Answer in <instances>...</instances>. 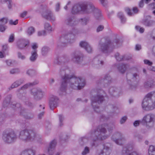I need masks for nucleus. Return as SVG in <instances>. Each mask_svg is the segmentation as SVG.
<instances>
[{
  "instance_id": "51",
  "label": "nucleus",
  "mask_w": 155,
  "mask_h": 155,
  "mask_svg": "<svg viewBox=\"0 0 155 155\" xmlns=\"http://www.w3.org/2000/svg\"><path fill=\"white\" fill-rule=\"evenodd\" d=\"M39 83V81L38 80H35L34 81L31 83H29L30 85L31 86H33L38 84Z\"/></svg>"
},
{
  "instance_id": "62",
  "label": "nucleus",
  "mask_w": 155,
  "mask_h": 155,
  "mask_svg": "<svg viewBox=\"0 0 155 155\" xmlns=\"http://www.w3.org/2000/svg\"><path fill=\"white\" fill-rule=\"evenodd\" d=\"M60 4L59 3H58L56 5L55 11L56 12L59 11L60 9Z\"/></svg>"
},
{
  "instance_id": "34",
  "label": "nucleus",
  "mask_w": 155,
  "mask_h": 155,
  "mask_svg": "<svg viewBox=\"0 0 155 155\" xmlns=\"http://www.w3.org/2000/svg\"><path fill=\"white\" fill-rule=\"evenodd\" d=\"M50 51L49 48L47 47H44L41 49V54L43 56L47 55Z\"/></svg>"
},
{
  "instance_id": "27",
  "label": "nucleus",
  "mask_w": 155,
  "mask_h": 155,
  "mask_svg": "<svg viewBox=\"0 0 155 155\" xmlns=\"http://www.w3.org/2000/svg\"><path fill=\"white\" fill-rule=\"evenodd\" d=\"M128 67L129 65L127 64H122L118 66V69L121 73H124L125 72L127 68Z\"/></svg>"
},
{
  "instance_id": "43",
  "label": "nucleus",
  "mask_w": 155,
  "mask_h": 155,
  "mask_svg": "<svg viewBox=\"0 0 155 155\" xmlns=\"http://www.w3.org/2000/svg\"><path fill=\"white\" fill-rule=\"evenodd\" d=\"M8 21V19L6 18H3L0 20V25H5Z\"/></svg>"
},
{
  "instance_id": "60",
  "label": "nucleus",
  "mask_w": 155,
  "mask_h": 155,
  "mask_svg": "<svg viewBox=\"0 0 155 155\" xmlns=\"http://www.w3.org/2000/svg\"><path fill=\"white\" fill-rule=\"evenodd\" d=\"M144 64L149 65H151L152 64V62L148 60H144Z\"/></svg>"
},
{
  "instance_id": "28",
  "label": "nucleus",
  "mask_w": 155,
  "mask_h": 155,
  "mask_svg": "<svg viewBox=\"0 0 155 155\" xmlns=\"http://www.w3.org/2000/svg\"><path fill=\"white\" fill-rule=\"evenodd\" d=\"M35 151L31 149L26 150L23 151L21 155H35Z\"/></svg>"
},
{
  "instance_id": "64",
  "label": "nucleus",
  "mask_w": 155,
  "mask_h": 155,
  "mask_svg": "<svg viewBox=\"0 0 155 155\" xmlns=\"http://www.w3.org/2000/svg\"><path fill=\"white\" fill-rule=\"evenodd\" d=\"M134 137H137L139 141L142 140L143 138V137L141 135L139 134H135L134 135Z\"/></svg>"
},
{
  "instance_id": "1",
  "label": "nucleus",
  "mask_w": 155,
  "mask_h": 155,
  "mask_svg": "<svg viewBox=\"0 0 155 155\" xmlns=\"http://www.w3.org/2000/svg\"><path fill=\"white\" fill-rule=\"evenodd\" d=\"M68 70V69L64 70L63 68L61 71V74H63L64 73V75L62 77L60 91L62 92H65L68 83H69L71 88L75 90H80L83 87L85 84L84 80L82 78L67 74V71Z\"/></svg>"
},
{
  "instance_id": "58",
  "label": "nucleus",
  "mask_w": 155,
  "mask_h": 155,
  "mask_svg": "<svg viewBox=\"0 0 155 155\" xmlns=\"http://www.w3.org/2000/svg\"><path fill=\"white\" fill-rule=\"evenodd\" d=\"M104 28V27L103 25H99V26L97 29V32H99L100 31H102Z\"/></svg>"
},
{
  "instance_id": "35",
  "label": "nucleus",
  "mask_w": 155,
  "mask_h": 155,
  "mask_svg": "<svg viewBox=\"0 0 155 155\" xmlns=\"http://www.w3.org/2000/svg\"><path fill=\"white\" fill-rule=\"evenodd\" d=\"M7 115L5 113H1L0 114V123L2 124L5 121L7 117Z\"/></svg>"
},
{
  "instance_id": "42",
  "label": "nucleus",
  "mask_w": 155,
  "mask_h": 155,
  "mask_svg": "<svg viewBox=\"0 0 155 155\" xmlns=\"http://www.w3.org/2000/svg\"><path fill=\"white\" fill-rule=\"evenodd\" d=\"M118 16L120 19L122 23H124L125 22L126 19L122 12H119L118 14Z\"/></svg>"
},
{
  "instance_id": "39",
  "label": "nucleus",
  "mask_w": 155,
  "mask_h": 155,
  "mask_svg": "<svg viewBox=\"0 0 155 155\" xmlns=\"http://www.w3.org/2000/svg\"><path fill=\"white\" fill-rule=\"evenodd\" d=\"M20 72V70L18 68H13L10 71L11 74H15L18 73Z\"/></svg>"
},
{
  "instance_id": "47",
  "label": "nucleus",
  "mask_w": 155,
  "mask_h": 155,
  "mask_svg": "<svg viewBox=\"0 0 155 155\" xmlns=\"http://www.w3.org/2000/svg\"><path fill=\"white\" fill-rule=\"evenodd\" d=\"M89 152V148L88 147H85L84 151L82 152V155H86L87 153H88Z\"/></svg>"
},
{
  "instance_id": "6",
  "label": "nucleus",
  "mask_w": 155,
  "mask_h": 155,
  "mask_svg": "<svg viewBox=\"0 0 155 155\" xmlns=\"http://www.w3.org/2000/svg\"><path fill=\"white\" fill-rule=\"evenodd\" d=\"M119 44L118 39H116L113 43H111L109 39H107L105 42L100 43L99 45L100 49L103 52L108 54L112 51L114 47H119Z\"/></svg>"
},
{
  "instance_id": "25",
  "label": "nucleus",
  "mask_w": 155,
  "mask_h": 155,
  "mask_svg": "<svg viewBox=\"0 0 155 155\" xmlns=\"http://www.w3.org/2000/svg\"><path fill=\"white\" fill-rule=\"evenodd\" d=\"M118 91L116 87H111L109 89V92L110 94L116 97L119 95Z\"/></svg>"
},
{
  "instance_id": "48",
  "label": "nucleus",
  "mask_w": 155,
  "mask_h": 155,
  "mask_svg": "<svg viewBox=\"0 0 155 155\" xmlns=\"http://www.w3.org/2000/svg\"><path fill=\"white\" fill-rule=\"evenodd\" d=\"M18 20L16 19L15 21H13V20H10L9 22V25H15L18 23Z\"/></svg>"
},
{
  "instance_id": "40",
  "label": "nucleus",
  "mask_w": 155,
  "mask_h": 155,
  "mask_svg": "<svg viewBox=\"0 0 155 155\" xmlns=\"http://www.w3.org/2000/svg\"><path fill=\"white\" fill-rule=\"evenodd\" d=\"M45 29L48 32L51 31L52 28L50 25L48 23H45L44 25Z\"/></svg>"
},
{
  "instance_id": "16",
  "label": "nucleus",
  "mask_w": 155,
  "mask_h": 155,
  "mask_svg": "<svg viewBox=\"0 0 155 155\" xmlns=\"http://www.w3.org/2000/svg\"><path fill=\"white\" fill-rule=\"evenodd\" d=\"M72 60L74 62L80 64L83 61L82 54L78 51H75L72 54Z\"/></svg>"
},
{
  "instance_id": "63",
  "label": "nucleus",
  "mask_w": 155,
  "mask_h": 155,
  "mask_svg": "<svg viewBox=\"0 0 155 155\" xmlns=\"http://www.w3.org/2000/svg\"><path fill=\"white\" fill-rule=\"evenodd\" d=\"M33 117V116L32 114H28L25 116V117L27 119H30L32 118Z\"/></svg>"
},
{
  "instance_id": "53",
  "label": "nucleus",
  "mask_w": 155,
  "mask_h": 155,
  "mask_svg": "<svg viewBox=\"0 0 155 155\" xmlns=\"http://www.w3.org/2000/svg\"><path fill=\"white\" fill-rule=\"evenodd\" d=\"M101 4L104 6H106L108 3V2L107 0H99Z\"/></svg>"
},
{
  "instance_id": "5",
  "label": "nucleus",
  "mask_w": 155,
  "mask_h": 155,
  "mask_svg": "<svg viewBox=\"0 0 155 155\" xmlns=\"http://www.w3.org/2000/svg\"><path fill=\"white\" fill-rule=\"evenodd\" d=\"M41 137V136L36 132L28 130H24L21 131L18 135L19 138L25 142L37 140Z\"/></svg>"
},
{
  "instance_id": "22",
  "label": "nucleus",
  "mask_w": 155,
  "mask_h": 155,
  "mask_svg": "<svg viewBox=\"0 0 155 155\" xmlns=\"http://www.w3.org/2000/svg\"><path fill=\"white\" fill-rule=\"evenodd\" d=\"M154 85L153 81L151 79H149L145 81L143 86L145 88H149L153 87Z\"/></svg>"
},
{
  "instance_id": "31",
  "label": "nucleus",
  "mask_w": 155,
  "mask_h": 155,
  "mask_svg": "<svg viewBox=\"0 0 155 155\" xmlns=\"http://www.w3.org/2000/svg\"><path fill=\"white\" fill-rule=\"evenodd\" d=\"M130 148L127 147H124L122 151V153L123 155H131L130 150Z\"/></svg>"
},
{
  "instance_id": "23",
  "label": "nucleus",
  "mask_w": 155,
  "mask_h": 155,
  "mask_svg": "<svg viewBox=\"0 0 155 155\" xmlns=\"http://www.w3.org/2000/svg\"><path fill=\"white\" fill-rule=\"evenodd\" d=\"M111 80L110 77L108 75H106L104 78L101 80V83L103 84H105L108 85V84L110 83Z\"/></svg>"
},
{
  "instance_id": "36",
  "label": "nucleus",
  "mask_w": 155,
  "mask_h": 155,
  "mask_svg": "<svg viewBox=\"0 0 155 155\" xmlns=\"http://www.w3.org/2000/svg\"><path fill=\"white\" fill-rule=\"evenodd\" d=\"M58 116L59 120V125L61 127L63 126L64 124L63 121L64 119V116L61 114H58Z\"/></svg>"
},
{
  "instance_id": "56",
  "label": "nucleus",
  "mask_w": 155,
  "mask_h": 155,
  "mask_svg": "<svg viewBox=\"0 0 155 155\" xmlns=\"http://www.w3.org/2000/svg\"><path fill=\"white\" fill-rule=\"evenodd\" d=\"M14 40V35L13 34L11 35L9 37L8 41L9 42H12Z\"/></svg>"
},
{
  "instance_id": "15",
  "label": "nucleus",
  "mask_w": 155,
  "mask_h": 155,
  "mask_svg": "<svg viewBox=\"0 0 155 155\" xmlns=\"http://www.w3.org/2000/svg\"><path fill=\"white\" fill-rule=\"evenodd\" d=\"M57 144L56 140L52 141L50 143L49 147L48 148V155H60V153L58 152H55L54 148Z\"/></svg>"
},
{
  "instance_id": "49",
  "label": "nucleus",
  "mask_w": 155,
  "mask_h": 155,
  "mask_svg": "<svg viewBox=\"0 0 155 155\" xmlns=\"http://www.w3.org/2000/svg\"><path fill=\"white\" fill-rule=\"evenodd\" d=\"M87 21V19L86 18H81L80 20V22L83 25H86Z\"/></svg>"
},
{
  "instance_id": "61",
  "label": "nucleus",
  "mask_w": 155,
  "mask_h": 155,
  "mask_svg": "<svg viewBox=\"0 0 155 155\" xmlns=\"http://www.w3.org/2000/svg\"><path fill=\"white\" fill-rule=\"evenodd\" d=\"M67 58H64L63 57L60 58L58 59L59 61H61V62H63V63L65 62H66L67 61Z\"/></svg>"
},
{
  "instance_id": "30",
  "label": "nucleus",
  "mask_w": 155,
  "mask_h": 155,
  "mask_svg": "<svg viewBox=\"0 0 155 155\" xmlns=\"http://www.w3.org/2000/svg\"><path fill=\"white\" fill-rule=\"evenodd\" d=\"M30 86V85L28 83L25 84L22 87L18 89L17 91L18 93H21L23 92L26 89Z\"/></svg>"
},
{
  "instance_id": "8",
  "label": "nucleus",
  "mask_w": 155,
  "mask_h": 155,
  "mask_svg": "<svg viewBox=\"0 0 155 155\" xmlns=\"http://www.w3.org/2000/svg\"><path fill=\"white\" fill-rule=\"evenodd\" d=\"M17 136L14 131L12 130H6L3 132L2 139L6 143H11L15 141Z\"/></svg>"
},
{
  "instance_id": "55",
  "label": "nucleus",
  "mask_w": 155,
  "mask_h": 155,
  "mask_svg": "<svg viewBox=\"0 0 155 155\" xmlns=\"http://www.w3.org/2000/svg\"><path fill=\"white\" fill-rule=\"evenodd\" d=\"M125 11L128 15L130 16L134 14L131 12L130 10L128 8H126L125 9Z\"/></svg>"
},
{
  "instance_id": "29",
  "label": "nucleus",
  "mask_w": 155,
  "mask_h": 155,
  "mask_svg": "<svg viewBox=\"0 0 155 155\" xmlns=\"http://www.w3.org/2000/svg\"><path fill=\"white\" fill-rule=\"evenodd\" d=\"M26 73L28 76L31 77H33L36 75L37 74V71L34 69H29L27 71Z\"/></svg>"
},
{
  "instance_id": "41",
  "label": "nucleus",
  "mask_w": 155,
  "mask_h": 155,
  "mask_svg": "<svg viewBox=\"0 0 155 155\" xmlns=\"http://www.w3.org/2000/svg\"><path fill=\"white\" fill-rule=\"evenodd\" d=\"M131 75V79L133 81H135L139 78V75L137 73H133Z\"/></svg>"
},
{
  "instance_id": "17",
  "label": "nucleus",
  "mask_w": 155,
  "mask_h": 155,
  "mask_svg": "<svg viewBox=\"0 0 155 155\" xmlns=\"http://www.w3.org/2000/svg\"><path fill=\"white\" fill-rule=\"evenodd\" d=\"M42 15L45 18L52 22H54L56 20L55 16L50 10H47L44 12Z\"/></svg>"
},
{
  "instance_id": "26",
  "label": "nucleus",
  "mask_w": 155,
  "mask_h": 155,
  "mask_svg": "<svg viewBox=\"0 0 155 155\" xmlns=\"http://www.w3.org/2000/svg\"><path fill=\"white\" fill-rule=\"evenodd\" d=\"M24 82L23 79H21L16 81L11 85V88L12 89L17 87L21 84H23Z\"/></svg>"
},
{
  "instance_id": "11",
  "label": "nucleus",
  "mask_w": 155,
  "mask_h": 155,
  "mask_svg": "<svg viewBox=\"0 0 155 155\" xmlns=\"http://www.w3.org/2000/svg\"><path fill=\"white\" fill-rule=\"evenodd\" d=\"M70 35L61 37L57 42V47L59 48H61L65 47L68 43H71L70 39H68Z\"/></svg>"
},
{
  "instance_id": "13",
  "label": "nucleus",
  "mask_w": 155,
  "mask_h": 155,
  "mask_svg": "<svg viewBox=\"0 0 155 155\" xmlns=\"http://www.w3.org/2000/svg\"><path fill=\"white\" fill-rule=\"evenodd\" d=\"M31 94L36 100H40L43 97L44 93L40 88H33L31 91Z\"/></svg>"
},
{
  "instance_id": "38",
  "label": "nucleus",
  "mask_w": 155,
  "mask_h": 155,
  "mask_svg": "<svg viewBox=\"0 0 155 155\" xmlns=\"http://www.w3.org/2000/svg\"><path fill=\"white\" fill-rule=\"evenodd\" d=\"M35 31V29L33 27H31L28 28L27 31L26 33L28 35H31Z\"/></svg>"
},
{
  "instance_id": "33",
  "label": "nucleus",
  "mask_w": 155,
  "mask_h": 155,
  "mask_svg": "<svg viewBox=\"0 0 155 155\" xmlns=\"http://www.w3.org/2000/svg\"><path fill=\"white\" fill-rule=\"evenodd\" d=\"M115 56L116 60L118 61H121L124 59H127L125 58L124 55H120L118 53H117L115 54Z\"/></svg>"
},
{
  "instance_id": "44",
  "label": "nucleus",
  "mask_w": 155,
  "mask_h": 155,
  "mask_svg": "<svg viewBox=\"0 0 155 155\" xmlns=\"http://www.w3.org/2000/svg\"><path fill=\"white\" fill-rule=\"evenodd\" d=\"M88 45V43L85 41H82L80 44V46L84 48L85 49L87 48H87V47Z\"/></svg>"
},
{
  "instance_id": "10",
  "label": "nucleus",
  "mask_w": 155,
  "mask_h": 155,
  "mask_svg": "<svg viewBox=\"0 0 155 155\" xmlns=\"http://www.w3.org/2000/svg\"><path fill=\"white\" fill-rule=\"evenodd\" d=\"M11 98V96L10 95H8L3 102V106L4 107H12L15 110L18 111L21 110V105L19 103L11 104L10 100Z\"/></svg>"
},
{
  "instance_id": "37",
  "label": "nucleus",
  "mask_w": 155,
  "mask_h": 155,
  "mask_svg": "<svg viewBox=\"0 0 155 155\" xmlns=\"http://www.w3.org/2000/svg\"><path fill=\"white\" fill-rule=\"evenodd\" d=\"M149 155H155V147L153 146H150L148 150Z\"/></svg>"
},
{
  "instance_id": "12",
  "label": "nucleus",
  "mask_w": 155,
  "mask_h": 155,
  "mask_svg": "<svg viewBox=\"0 0 155 155\" xmlns=\"http://www.w3.org/2000/svg\"><path fill=\"white\" fill-rule=\"evenodd\" d=\"M112 139L116 144L120 145H122V142L125 140V137L119 132L115 133L113 135Z\"/></svg>"
},
{
  "instance_id": "7",
  "label": "nucleus",
  "mask_w": 155,
  "mask_h": 155,
  "mask_svg": "<svg viewBox=\"0 0 155 155\" xmlns=\"http://www.w3.org/2000/svg\"><path fill=\"white\" fill-rule=\"evenodd\" d=\"M155 122V114L149 113L145 115L142 118L141 122L143 125L147 129L153 127Z\"/></svg>"
},
{
  "instance_id": "57",
  "label": "nucleus",
  "mask_w": 155,
  "mask_h": 155,
  "mask_svg": "<svg viewBox=\"0 0 155 155\" xmlns=\"http://www.w3.org/2000/svg\"><path fill=\"white\" fill-rule=\"evenodd\" d=\"M127 119V117L126 116H124L120 120V123L121 124H123L124 123Z\"/></svg>"
},
{
  "instance_id": "21",
  "label": "nucleus",
  "mask_w": 155,
  "mask_h": 155,
  "mask_svg": "<svg viewBox=\"0 0 155 155\" xmlns=\"http://www.w3.org/2000/svg\"><path fill=\"white\" fill-rule=\"evenodd\" d=\"M110 149L109 147L104 145L103 150H98L97 154L98 155H109L110 154Z\"/></svg>"
},
{
  "instance_id": "14",
  "label": "nucleus",
  "mask_w": 155,
  "mask_h": 155,
  "mask_svg": "<svg viewBox=\"0 0 155 155\" xmlns=\"http://www.w3.org/2000/svg\"><path fill=\"white\" fill-rule=\"evenodd\" d=\"M58 103L59 99L57 97L54 95L51 96L49 102V105L50 109L53 110L58 106Z\"/></svg>"
},
{
  "instance_id": "19",
  "label": "nucleus",
  "mask_w": 155,
  "mask_h": 155,
  "mask_svg": "<svg viewBox=\"0 0 155 155\" xmlns=\"http://www.w3.org/2000/svg\"><path fill=\"white\" fill-rule=\"evenodd\" d=\"M64 23L66 25L72 26L76 25L77 22L74 17L69 16L66 18L64 21Z\"/></svg>"
},
{
  "instance_id": "32",
  "label": "nucleus",
  "mask_w": 155,
  "mask_h": 155,
  "mask_svg": "<svg viewBox=\"0 0 155 155\" xmlns=\"http://www.w3.org/2000/svg\"><path fill=\"white\" fill-rule=\"evenodd\" d=\"M95 67L97 68H101L104 64V61H102L99 60H97L96 59H95Z\"/></svg>"
},
{
  "instance_id": "46",
  "label": "nucleus",
  "mask_w": 155,
  "mask_h": 155,
  "mask_svg": "<svg viewBox=\"0 0 155 155\" xmlns=\"http://www.w3.org/2000/svg\"><path fill=\"white\" fill-rule=\"evenodd\" d=\"M135 28L137 31H139L141 33H142L144 32V29L142 27H140L139 26H136Z\"/></svg>"
},
{
  "instance_id": "20",
  "label": "nucleus",
  "mask_w": 155,
  "mask_h": 155,
  "mask_svg": "<svg viewBox=\"0 0 155 155\" xmlns=\"http://www.w3.org/2000/svg\"><path fill=\"white\" fill-rule=\"evenodd\" d=\"M142 22L143 25L147 27H151L155 24V21L151 20L149 16L144 18Z\"/></svg>"
},
{
  "instance_id": "59",
  "label": "nucleus",
  "mask_w": 155,
  "mask_h": 155,
  "mask_svg": "<svg viewBox=\"0 0 155 155\" xmlns=\"http://www.w3.org/2000/svg\"><path fill=\"white\" fill-rule=\"evenodd\" d=\"M6 27L5 25H0V31L1 32H3L6 29Z\"/></svg>"
},
{
  "instance_id": "2",
  "label": "nucleus",
  "mask_w": 155,
  "mask_h": 155,
  "mask_svg": "<svg viewBox=\"0 0 155 155\" xmlns=\"http://www.w3.org/2000/svg\"><path fill=\"white\" fill-rule=\"evenodd\" d=\"M107 125L104 124L98 126L95 130L88 133L85 136L81 138L79 140V143L81 146H83L86 143L88 140L93 138L92 142L91 143L92 146H97L96 143V141L102 140L106 139L108 136L103 135L106 132L105 127L107 128Z\"/></svg>"
},
{
  "instance_id": "54",
  "label": "nucleus",
  "mask_w": 155,
  "mask_h": 155,
  "mask_svg": "<svg viewBox=\"0 0 155 155\" xmlns=\"http://www.w3.org/2000/svg\"><path fill=\"white\" fill-rule=\"evenodd\" d=\"M87 48H86L85 50L88 53H91L92 51V48L91 47V46L89 44L87 47Z\"/></svg>"
},
{
  "instance_id": "45",
  "label": "nucleus",
  "mask_w": 155,
  "mask_h": 155,
  "mask_svg": "<svg viewBox=\"0 0 155 155\" xmlns=\"http://www.w3.org/2000/svg\"><path fill=\"white\" fill-rule=\"evenodd\" d=\"M18 57V58L21 60H24L26 58V57L25 55L22 54L20 52H18L17 53Z\"/></svg>"
},
{
  "instance_id": "18",
  "label": "nucleus",
  "mask_w": 155,
  "mask_h": 155,
  "mask_svg": "<svg viewBox=\"0 0 155 155\" xmlns=\"http://www.w3.org/2000/svg\"><path fill=\"white\" fill-rule=\"evenodd\" d=\"M29 42L28 40L24 39L19 40L17 42V48L20 50L25 49L28 45Z\"/></svg>"
},
{
  "instance_id": "9",
  "label": "nucleus",
  "mask_w": 155,
  "mask_h": 155,
  "mask_svg": "<svg viewBox=\"0 0 155 155\" xmlns=\"http://www.w3.org/2000/svg\"><path fill=\"white\" fill-rule=\"evenodd\" d=\"M104 100L103 96L99 94L91 98V105L94 110L96 112L99 113L100 112L99 107L97 104L101 103Z\"/></svg>"
},
{
  "instance_id": "52",
  "label": "nucleus",
  "mask_w": 155,
  "mask_h": 155,
  "mask_svg": "<svg viewBox=\"0 0 155 155\" xmlns=\"http://www.w3.org/2000/svg\"><path fill=\"white\" fill-rule=\"evenodd\" d=\"M45 35H46L45 31H44V30L39 31L38 32V36Z\"/></svg>"
},
{
  "instance_id": "50",
  "label": "nucleus",
  "mask_w": 155,
  "mask_h": 155,
  "mask_svg": "<svg viewBox=\"0 0 155 155\" xmlns=\"http://www.w3.org/2000/svg\"><path fill=\"white\" fill-rule=\"evenodd\" d=\"M5 62L8 66H12L13 65V61L11 60H8L5 61Z\"/></svg>"
},
{
  "instance_id": "3",
  "label": "nucleus",
  "mask_w": 155,
  "mask_h": 155,
  "mask_svg": "<svg viewBox=\"0 0 155 155\" xmlns=\"http://www.w3.org/2000/svg\"><path fill=\"white\" fill-rule=\"evenodd\" d=\"M81 11L85 14H91L97 19L101 16L100 11L90 2L74 5L72 9L71 12L73 14H76L79 13Z\"/></svg>"
},
{
  "instance_id": "4",
  "label": "nucleus",
  "mask_w": 155,
  "mask_h": 155,
  "mask_svg": "<svg viewBox=\"0 0 155 155\" xmlns=\"http://www.w3.org/2000/svg\"><path fill=\"white\" fill-rule=\"evenodd\" d=\"M142 105L143 109L146 111L152 110L155 108V91L149 93L145 96Z\"/></svg>"
},
{
  "instance_id": "24",
  "label": "nucleus",
  "mask_w": 155,
  "mask_h": 155,
  "mask_svg": "<svg viewBox=\"0 0 155 155\" xmlns=\"http://www.w3.org/2000/svg\"><path fill=\"white\" fill-rule=\"evenodd\" d=\"M31 54L29 59L31 62H34L36 60L38 57L37 50H35L32 51L31 52Z\"/></svg>"
}]
</instances>
